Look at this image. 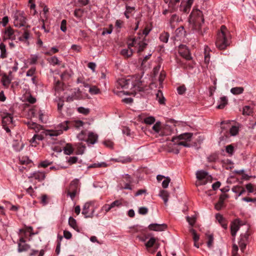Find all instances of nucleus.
Instances as JSON below:
<instances>
[{"label":"nucleus","instance_id":"nucleus-1","mask_svg":"<svg viewBox=\"0 0 256 256\" xmlns=\"http://www.w3.org/2000/svg\"><path fill=\"white\" fill-rule=\"evenodd\" d=\"M188 22L193 30L200 32L204 22L202 12L198 9H194L190 16Z\"/></svg>","mask_w":256,"mask_h":256},{"label":"nucleus","instance_id":"nucleus-2","mask_svg":"<svg viewBox=\"0 0 256 256\" xmlns=\"http://www.w3.org/2000/svg\"><path fill=\"white\" fill-rule=\"evenodd\" d=\"M230 35L227 30L226 26L224 25L221 26L220 32L218 34L217 40L216 44L220 50L225 49L229 44L228 39Z\"/></svg>","mask_w":256,"mask_h":256},{"label":"nucleus","instance_id":"nucleus-3","mask_svg":"<svg viewBox=\"0 0 256 256\" xmlns=\"http://www.w3.org/2000/svg\"><path fill=\"white\" fill-rule=\"evenodd\" d=\"M62 134V130H46L42 132L40 134H34L32 138L30 140V142L32 144V146H36V140H42L44 138V135L49 136H58Z\"/></svg>","mask_w":256,"mask_h":256},{"label":"nucleus","instance_id":"nucleus-4","mask_svg":"<svg viewBox=\"0 0 256 256\" xmlns=\"http://www.w3.org/2000/svg\"><path fill=\"white\" fill-rule=\"evenodd\" d=\"M79 192V180L75 179L72 180L67 190V196H70L72 200L74 199Z\"/></svg>","mask_w":256,"mask_h":256},{"label":"nucleus","instance_id":"nucleus-5","mask_svg":"<svg viewBox=\"0 0 256 256\" xmlns=\"http://www.w3.org/2000/svg\"><path fill=\"white\" fill-rule=\"evenodd\" d=\"M14 25L17 27L23 26L26 24V18L24 12H18L14 16Z\"/></svg>","mask_w":256,"mask_h":256},{"label":"nucleus","instance_id":"nucleus-6","mask_svg":"<svg viewBox=\"0 0 256 256\" xmlns=\"http://www.w3.org/2000/svg\"><path fill=\"white\" fill-rule=\"evenodd\" d=\"M196 176L197 179L200 180H206V181L211 180L212 176L208 175V173L204 170H198L196 172ZM206 183V182H200L198 184H204Z\"/></svg>","mask_w":256,"mask_h":256},{"label":"nucleus","instance_id":"nucleus-7","mask_svg":"<svg viewBox=\"0 0 256 256\" xmlns=\"http://www.w3.org/2000/svg\"><path fill=\"white\" fill-rule=\"evenodd\" d=\"M178 53L186 60H190L192 58L190 54V50L186 46L181 45L180 46Z\"/></svg>","mask_w":256,"mask_h":256},{"label":"nucleus","instance_id":"nucleus-8","mask_svg":"<svg viewBox=\"0 0 256 256\" xmlns=\"http://www.w3.org/2000/svg\"><path fill=\"white\" fill-rule=\"evenodd\" d=\"M16 33H18L17 30H14L11 27H8L6 29L4 32L5 36L4 40L10 39L15 40L16 39Z\"/></svg>","mask_w":256,"mask_h":256},{"label":"nucleus","instance_id":"nucleus-9","mask_svg":"<svg viewBox=\"0 0 256 256\" xmlns=\"http://www.w3.org/2000/svg\"><path fill=\"white\" fill-rule=\"evenodd\" d=\"M130 86L131 88L135 87L130 80H126L124 78H120L118 80V88H122L128 89Z\"/></svg>","mask_w":256,"mask_h":256},{"label":"nucleus","instance_id":"nucleus-10","mask_svg":"<svg viewBox=\"0 0 256 256\" xmlns=\"http://www.w3.org/2000/svg\"><path fill=\"white\" fill-rule=\"evenodd\" d=\"M138 42V40L134 38L132 39V44H128V48L123 49L121 50L120 54L126 57H130L132 56L133 52L132 50L130 48V46H133Z\"/></svg>","mask_w":256,"mask_h":256},{"label":"nucleus","instance_id":"nucleus-11","mask_svg":"<svg viewBox=\"0 0 256 256\" xmlns=\"http://www.w3.org/2000/svg\"><path fill=\"white\" fill-rule=\"evenodd\" d=\"M248 236L246 234H241L238 242V245L240 250L243 252L246 247L247 244Z\"/></svg>","mask_w":256,"mask_h":256},{"label":"nucleus","instance_id":"nucleus-12","mask_svg":"<svg viewBox=\"0 0 256 256\" xmlns=\"http://www.w3.org/2000/svg\"><path fill=\"white\" fill-rule=\"evenodd\" d=\"M192 134L190 132H186L184 134H182L179 135L177 138H174L172 139V141L173 142H175L176 140H184L186 141L190 142L192 137Z\"/></svg>","mask_w":256,"mask_h":256},{"label":"nucleus","instance_id":"nucleus-13","mask_svg":"<svg viewBox=\"0 0 256 256\" xmlns=\"http://www.w3.org/2000/svg\"><path fill=\"white\" fill-rule=\"evenodd\" d=\"M34 178L36 180H37L38 181H42L45 178L46 174L44 172L39 171L36 172L31 174L30 175L28 176V178Z\"/></svg>","mask_w":256,"mask_h":256},{"label":"nucleus","instance_id":"nucleus-14","mask_svg":"<svg viewBox=\"0 0 256 256\" xmlns=\"http://www.w3.org/2000/svg\"><path fill=\"white\" fill-rule=\"evenodd\" d=\"M28 128L34 130L36 133L38 132L40 130H43V126L34 122H28L26 123Z\"/></svg>","mask_w":256,"mask_h":256},{"label":"nucleus","instance_id":"nucleus-15","mask_svg":"<svg viewBox=\"0 0 256 256\" xmlns=\"http://www.w3.org/2000/svg\"><path fill=\"white\" fill-rule=\"evenodd\" d=\"M2 126H6L12 124V117L10 114H6L2 117Z\"/></svg>","mask_w":256,"mask_h":256},{"label":"nucleus","instance_id":"nucleus-16","mask_svg":"<svg viewBox=\"0 0 256 256\" xmlns=\"http://www.w3.org/2000/svg\"><path fill=\"white\" fill-rule=\"evenodd\" d=\"M20 242L18 244V252H21L28 250L30 248V246L26 244L24 240L22 238H20Z\"/></svg>","mask_w":256,"mask_h":256},{"label":"nucleus","instance_id":"nucleus-17","mask_svg":"<svg viewBox=\"0 0 256 256\" xmlns=\"http://www.w3.org/2000/svg\"><path fill=\"white\" fill-rule=\"evenodd\" d=\"M88 136V138L86 140V142L88 144H95L98 140V135L92 132H89Z\"/></svg>","mask_w":256,"mask_h":256},{"label":"nucleus","instance_id":"nucleus-18","mask_svg":"<svg viewBox=\"0 0 256 256\" xmlns=\"http://www.w3.org/2000/svg\"><path fill=\"white\" fill-rule=\"evenodd\" d=\"M148 228L151 230L161 232L166 228V225H148Z\"/></svg>","mask_w":256,"mask_h":256},{"label":"nucleus","instance_id":"nucleus-19","mask_svg":"<svg viewBox=\"0 0 256 256\" xmlns=\"http://www.w3.org/2000/svg\"><path fill=\"white\" fill-rule=\"evenodd\" d=\"M179 22V16L176 14L172 16L170 20V24L172 28H175L176 24Z\"/></svg>","mask_w":256,"mask_h":256},{"label":"nucleus","instance_id":"nucleus-20","mask_svg":"<svg viewBox=\"0 0 256 256\" xmlns=\"http://www.w3.org/2000/svg\"><path fill=\"white\" fill-rule=\"evenodd\" d=\"M156 98L160 104H165L166 100L162 92L160 90H158V92L156 94Z\"/></svg>","mask_w":256,"mask_h":256},{"label":"nucleus","instance_id":"nucleus-21","mask_svg":"<svg viewBox=\"0 0 256 256\" xmlns=\"http://www.w3.org/2000/svg\"><path fill=\"white\" fill-rule=\"evenodd\" d=\"M228 104V99L226 96H224L220 98V104L217 106V108L222 109Z\"/></svg>","mask_w":256,"mask_h":256},{"label":"nucleus","instance_id":"nucleus-22","mask_svg":"<svg viewBox=\"0 0 256 256\" xmlns=\"http://www.w3.org/2000/svg\"><path fill=\"white\" fill-rule=\"evenodd\" d=\"M0 55L1 58H4L7 57V53L6 48V45L4 43L0 44Z\"/></svg>","mask_w":256,"mask_h":256},{"label":"nucleus","instance_id":"nucleus-23","mask_svg":"<svg viewBox=\"0 0 256 256\" xmlns=\"http://www.w3.org/2000/svg\"><path fill=\"white\" fill-rule=\"evenodd\" d=\"M166 3L168 4V7L172 8V10H174L176 8V6L179 3L180 0H164Z\"/></svg>","mask_w":256,"mask_h":256},{"label":"nucleus","instance_id":"nucleus-24","mask_svg":"<svg viewBox=\"0 0 256 256\" xmlns=\"http://www.w3.org/2000/svg\"><path fill=\"white\" fill-rule=\"evenodd\" d=\"M159 196L163 199L164 204L166 205L169 196L168 192L165 190H162L160 192Z\"/></svg>","mask_w":256,"mask_h":256},{"label":"nucleus","instance_id":"nucleus-25","mask_svg":"<svg viewBox=\"0 0 256 256\" xmlns=\"http://www.w3.org/2000/svg\"><path fill=\"white\" fill-rule=\"evenodd\" d=\"M64 150L66 154L70 155L72 154L74 149L71 144H67L64 147Z\"/></svg>","mask_w":256,"mask_h":256},{"label":"nucleus","instance_id":"nucleus-26","mask_svg":"<svg viewBox=\"0 0 256 256\" xmlns=\"http://www.w3.org/2000/svg\"><path fill=\"white\" fill-rule=\"evenodd\" d=\"M20 230L22 232H24L26 235L28 234L32 236L38 233L37 232H33L32 227L30 226L26 228L24 230Z\"/></svg>","mask_w":256,"mask_h":256},{"label":"nucleus","instance_id":"nucleus-27","mask_svg":"<svg viewBox=\"0 0 256 256\" xmlns=\"http://www.w3.org/2000/svg\"><path fill=\"white\" fill-rule=\"evenodd\" d=\"M244 88L242 87L232 88L230 90V92L234 94H240L243 92Z\"/></svg>","mask_w":256,"mask_h":256},{"label":"nucleus","instance_id":"nucleus-28","mask_svg":"<svg viewBox=\"0 0 256 256\" xmlns=\"http://www.w3.org/2000/svg\"><path fill=\"white\" fill-rule=\"evenodd\" d=\"M210 49L208 46L204 48V62L206 64H208L210 60Z\"/></svg>","mask_w":256,"mask_h":256},{"label":"nucleus","instance_id":"nucleus-29","mask_svg":"<svg viewBox=\"0 0 256 256\" xmlns=\"http://www.w3.org/2000/svg\"><path fill=\"white\" fill-rule=\"evenodd\" d=\"M135 10V8L132 6H126V10L124 12V15L127 18H130V14H132Z\"/></svg>","mask_w":256,"mask_h":256},{"label":"nucleus","instance_id":"nucleus-30","mask_svg":"<svg viewBox=\"0 0 256 256\" xmlns=\"http://www.w3.org/2000/svg\"><path fill=\"white\" fill-rule=\"evenodd\" d=\"M169 34L167 32H164L160 36V40L164 42H167L169 38Z\"/></svg>","mask_w":256,"mask_h":256},{"label":"nucleus","instance_id":"nucleus-31","mask_svg":"<svg viewBox=\"0 0 256 256\" xmlns=\"http://www.w3.org/2000/svg\"><path fill=\"white\" fill-rule=\"evenodd\" d=\"M78 148V154H82L84 152L86 146L82 143H78L76 145Z\"/></svg>","mask_w":256,"mask_h":256},{"label":"nucleus","instance_id":"nucleus-32","mask_svg":"<svg viewBox=\"0 0 256 256\" xmlns=\"http://www.w3.org/2000/svg\"><path fill=\"white\" fill-rule=\"evenodd\" d=\"M84 12V10L82 9H81V8L76 9L74 11V16L76 18H80L82 16Z\"/></svg>","mask_w":256,"mask_h":256},{"label":"nucleus","instance_id":"nucleus-33","mask_svg":"<svg viewBox=\"0 0 256 256\" xmlns=\"http://www.w3.org/2000/svg\"><path fill=\"white\" fill-rule=\"evenodd\" d=\"M89 92L92 94H96L100 92V88L95 86H94L89 88Z\"/></svg>","mask_w":256,"mask_h":256},{"label":"nucleus","instance_id":"nucleus-34","mask_svg":"<svg viewBox=\"0 0 256 256\" xmlns=\"http://www.w3.org/2000/svg\"><path fill=\"white\" fill-rule=\"evenodd\" d=\"M49 62L53 65L60 64V62L58 60V58L56 56H52L48 59Z\"/></svg>","mask_w":256,"mask_h":256},{"label":"nucleus","instance_id":"nucleus-35","mask_svg":"<svg viewBox=\"0 0 256 256\" xmlns=\"http://www.w3.org/2000/svg\"><path fill=\"white\" fill-rule=\"evenodd\" d=\"M156 242V239L154 238H151L147 242H146L145 246L147 249L152 247Z\"/></svg>","mask_w":256,"mask_h":256},{"label":"nucleus","instance_id":"nucleus-36","mask_svg":"<svg viewBox=\"0 0 256 256\" xmlns=\"http://www.w3.org/2000/svg\"><path fill=\"white\" fill-rule=\"evenodd\" d=\"M2 82L4 86H8L10 83L11 80L9 79L8 77L4 74L2 80Z\"/></svg>","mask_w":256,"mask_h":256},{"label":"nucleus","instance_id":"nucleus-37","mask_svg":"<svg viewBox=\"0 0 256 256\" xmlns=\"http://www.w3.org/2000/svg\"><path fill=\"white\" fill-rule=\"evenodd\" d=\"M190 231L192 235L194 242H197L199 240L200 237L199 236L196 234V231L192 228H190Z\"/></svg>","mask_w":256,"mask_h":256},{"label":"nucleus","instance_id":"nucleus-38","mask_svg":"<svg viewBox=\"0 0 256 256\" xmlns=\"http://www.w3.org/2000/svg\"><path fill=\"white\" fill-rule=\"evenodd\" d=\"M240 225H231L230 230H231V234L232 236H235L236 234L237 231L240 228Z\"/></svg>","mask_w":256,"mask_h":256},{"label":"nucleus","instance_id":"nucleus-39","mask_svg":"<svg viewBox=\"0 0 256 256\" xmlns=\"http://www.w3.org/2000/svg\"><path fill=\"white\" fill-rule=\"evenodd\" d=\"M78 111L84 115H88L90 113V109L88 108H85L84 107H79L78 108Z\"/></svg>","mask_w":256,"mask_h":256},{"label":"nucleus","instance_id":"nucleus-40","mask_svg":"<svg viewBox=\"0 0 256 256\" xmlns=\"http://www.w3.org/2000/svg\"><path fill=\"white\" fill-rule=\"evenodd\" d=\"M196 215L194 214L192 216H187L186 220L189 224H194L196 222Z\"/></svg>","mask_w":256,"mask_h":256},{"label":"nucleus","instance_id":"nucleus-41","mask_svg":"<svg viewBox=\"0 0 256 256\" xmlns=\"http://www.w3.org/2000/svg\"><path fill=\"white\" fill-rule=\"evenodd\" d=\"M40 202L42 205L45 206L48 202V198L46 194H42L40 198Z\"/></svg>","mask_w":256,"mask_h":256},{"label":"nucleus","instance_id":"nucleus-42","mask_svg":"<svg viewBox=\"0 0 256 256\" xmlns=\"http://www.w3.org/2000/svg\"><path fill=\"white\" fill-rule=\"evenodd\" d=\"M107 164L105 162H101V163H98V164H94L90 166H88V168H100V167H106Z\"/></svg>","mask_w":256,"mask_h":256},{"label":"nucleus","instance_id":"nucleus-43","mask_svg":"<svg viewBox=\"0 0 256 256\" xmlns=\"http://www.w3.org/2000/svg\"><path fill=\"white\" fill-rule=\"evenodd\" d=\"M252 112V108L250 106H245L243 108V114L246 115H250Z\"/></svg>","mask_w":256,"mask_h":256},{"label":"nucleus","instance_id":"nucleus-44","mask_svg":"<svg viewBox=\"0 0 256 256\" xmlns=\"http://www.w3.org/2000/svg\"><path fill=\"white\" fill-rule=\"evenodd\" d=\"M155 122V118L153 116H149L144 119V122L146 124H152Z\"/></svg>","mask_w":256,"mask_h":256},{"label":"nucleus","instance_id":"nucleus-45","mask_svg":"<svg viewBox=\"0 0 256 256\" xmlns=\"http://www.w3.org/2000/svg\"><path fill=\"white\" fill-rule=\"evenodd\" d=\"M138 43L139 45L138 52H140L143 51L147 46V44H146L145 42H144L138 41Z\"/></svg>","mask_w":256,"mask_h":256},{"label":"nucleus","instance_id":"nucleus-46","mask_svg":"<svg viewBox=\"0 0 256 256\" xmlns=\"http://www.w3.org/2000/svg\"><path fill=\"white\" fill-rule=\"evenodd\" d=\"M161 123L160 122H157L152 126V129L156 132L158 133L160 132Z\"/></svg>","mask_w":256,"mask_h":256},{"label":"nucleus","instance_id":"nucleus-47","mask_svg":"<svg viewBox=\"0 0 256 256\" xmlns=\"http://www.w3.org/2000/svg\"><path fill=\"white\" fill-rule=\"evenodd\" d=\"M78 140L80 141H86V134L84 131H82L77 136Z\"/></svg>","mask_w":256,"mask_h":256},{"label":"nucleus","instance_id":"nucleus-48","mask_svg":"<svg viewBox=\"0 0 256 256\" xmlns=\"http://www.w3.org/2000/svg\"><path fill=\"white\" fill-rule=\"evenodd\" d=\"M123 179L125 180L126 182L132 183V178L128 174H125L122 176Z\"/></svg>","mask_w":256,"mask_h":256},{"label":"nucleus","instance_id":"nucleus-49","mask_svg":"<svg viewBox=\"0 0 256 256\" xmlns=\"http://www.w3.org/2000/svg\"><path fill=\"white\" fill-rule=\"evenodd\" d=\"M111 206V208H114V207H119L121 206H122V203L121 202V200H116L112 202L110 204Z\"/></svg>","mask_w":256,"mask_h":256},{"label":"nucleus","instance_id":"nucleus-50","mask_svg":"<svg viewBox=\"0 0 256 256\" xmlns=\"http://www.w3.org/2000/svg\"><path fill=\"white\" fill-rule=\"evenodd\" d=\"M90 205L88 204H85L83 208H82V214L84 215H85L86 217L87 218L88 216H87V214L88 212V209L89 208Z\"/></svg>","mask_w":256,"mask_h":256},{"label":"nucleus","instance_id":"nucleus-51","mask_svg":"<svg viewBox=\"0 0 256 256\" xmlns=\"http://www.w3.org/2000/svg\"><path fill=\"white\" fill-rule=\"evenodd\" d=\"M238 132V128L236 126H232L230 128V133L232 136H236Z\"/></svg>","mask_w":256,"mask_h":256},{"label":"nucleus","instance_id":"nucleus-52","mask_svg":"<svg viewBox=\"0 0 256 256\" xmlns=\"http://www.w3.org/2000/svg\"><path fill=\"white\" fill-rule=\"evenodd\" d=\"M60 30L63 32H66V20H63L60 24Z\"/></svg>","mask_w":256,"mask_h":256},{"label":"nucleus","instance_id":"nucleus-53","mask_svg":"<svg viewBox=\"0 0 256 256\" xmlns=\"http://www.w3.org/2000/svg\"><path fill=\"white\" fill-rule=\"evenodd\" d=\"M246 188L247 190L250 193L253 192L254 190V185L250 183L246 184Z\"/></svg>","mask_w":256,"mask_h":256},{"label":"nucleus","instance_id":"nucleus-54","mask_svg":"<svg viewBox=\"0 0 256 256\" xmlns=\"http://www.w3.org/2000/svg\"><path fill=\"white\" fill-rule=\"evenodd\" d=\"M68 122V121H65L64 123L60 124V127L61 128V130H62V129L64 130H67L68 129V127L67 126Z\"/></svg>","mask_w":256,"mask_h":256},{"label":"nucleus","instance_id":"nucleus-55","mask_svg":"<svg viewBox=\"0 0 256 256\" xmlns=\"http://www.w3.org/2000/svg\"><path fill=\"white\" fill-rule=\"evenodd\" d=\"M29 36H30L29 32L28 30H25L22 34V36H20L19 39L20 40H23V39L28 40L29 38Z\"/></svg>","mask_w":256,"mask_h":256},{"label":"nucleus","instance_id":"nucleus-56","mask_svg":"<svg viewBox=\"0 0 256 256\" xmlns=\"http://www.w3.org/2000/svg\"><path fill=\"white\" fill-rule=\"evenodd\" d=\"M177 90L178 94H182L185 92L186 90V88L184 85L181 86L177 88Z\"/></svg>","mask_w":256,"mask_h":256},{"label":"nucleus","instance_id":"nucleus-57","mask_svg":"<svg viewBox=\"0 0 256 256\" xmlns=\"http://www.w3.org/2000/svg\"><path fill=\"white\" fill-rule=\"evenodd\" d=\"M170 181V178L169 177L166 178V179L162 182V187L164 188H168Z\"/></svg>","mask_w":256,"mask_h":256},{"label":"nucleus","instance_id":"nucleus-58","mask_svg":"<svg viewBox=\"0 0 256 256\" xmlns=\"http://www.w3.org/2000/svg\"><path fill=\"white\" fill-rule=\"evenodd\" d=\"M238 246L236 244H234L232 246V256H238Z\"/></svg>","mask_w":256,"mask_h":256},{"label":"nucleus","instance_id":"nucleus-59","mask_svg":"<svg viewBox=\"0 0 256 256\" xmlns=\"http://www.w3.org/2000/svg\"><path fill=\"white\" fill-rule=\"evenodd\" d=\"M226 150L228 154H232L234 152V146L231 144L228 145L226 148Z\"/></svg>","mask_w":256,"mask_h":256},{"label":"nucleus","instance_id":"nucleus-60","mask_svg":"<svg viewBox=\"0 0 256 256\" xmlns=\"http://www.w3.org/2000/svg\"><path fill=\"white\" fill-rule=\"evenodd\" d=\"M148 210L146 207H140L139 208L138 212L140 214H146L148 213Z\"/></svg>","mask_w":256,"mask_h":256},{"label":"nucleus","instance_id":"nucleus-61","mask_svg":"<svg viewBox=\"0 0 256 256\" xmlns=\"http://www.w3.org/2000/svg\"><path fill=\"white\" fill-rule=\"evenodd\" d=\"M52 164V162H49L48 160H45L41 162L39 166L42 168H46Z\"/></svg>","mask_w":256,"mask_h":256},{"label":"nucleus","instance_id":"nucleus-62","mask_svg":"<svg viewBox=\"0 0 256 256\" xmlns=\"http://www.w3.org/2000/svg\"><path fill=\"white\" fill-rule=\"evenodd\" d=\"M216 220L220 224L225 222L224 219V218L220 214H216Z\"/></svg>","mask_w":256,"mask_h":256},{"label":"nucleus","instance_id":"nucleus-63","mask_svg":"<svg viewBox=\"0 0 256 256\" xmlns=\"http://www.w3.org/2000/svg\"><path fill=\"white\" fill-rule=\"evenodd\" d=\"M78 160V158L76 156L70 157L68 160V162L70 164H75Z\"/></svg>","mask_w":256,"mask_h":256},{"label":"nucleus","instance_id":"nucleus-64","mask_svg":"<svg viewBox=\"0 0 256 256\" xmlns=\"http://www.w3.org/2000/svg\"><path fill=\"white\" fill-rule=\"evenodd\" d=\"M223 205L224 203L218 200V202L215 204V208L216 210H219L222 209Z\"/></svg>","mask_w":256,"mask_h":256}]
</instances>
